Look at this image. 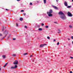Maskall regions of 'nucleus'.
<instances>
[{"mask_svg": "<svg viewBox=\"0 0 73 73\" xmlns=\"http://www.w3.org/2000/svg\"><path fill=\"white\" fill-rule=\"evenodd\" d=\"M60 17L61 18L62 20H65L66 19L65 15L64 14H63L62 15H60Z\"/></svg>", "mask_w": 73, "mask_h": 73, "instance_id": "nucleus-1", "label": "nucleus"}, {"mask_svg": "<svg viewBox=\"0 0 73 73\" xmlns=\"http://www.w3.org/2000/svg\"><path fill=\"white\" fill-rule=\"evenodd\" d=\"M3 34L5 35V36L3 37V38H4L6 36H7V35H8V31H5L3 33Z\"/></svg>", "mask_w": 73, "mask_h": 73, "instance_id": "nucleus-2", "label": "nucleus"}, {"mask_svg": "<svg viewBox=\"0 0 73 73\" xmlns=\"http://www.w3.org/2000/svg\"><path fill=\"white\" fill-rule=\"evenodd\" d=\"M67 15H68V16L70 17H72V14L71 13H70L69 12H68V13Z\"/></svg>", "mask_w": 73, "mask_h": 73, "instance_id": "nucleus-3", "label": "nucleus"}, {"mask_svg": "<svg viewBox=\"0 0 73 73\" xmlns=\"http://www.w3.org/2000/svg\"><path fill=\"white\" fill-rule=\"evenodd\" d=\"M11 69H15V68H17V65H15V66H11Z\"/></svg>", "mask_w": 73, "mask_h": 73, "instance_id": "nucleus-4", "label": "nucleus"}, {"mask_svg": "<svg viewBox=\"0 0 73 73\" xmlns=\"http://www.w3.org/2000/svg\"><path fill=\"white\" fill-rule=\"evenodd\" d=\"M59 15L60 16V15H64V14L62 13V11H60L58 13Z\"/></svg>", "mask_w": 73, "mask_h": 73, "instance_id": "nucleus-5", "label": "nucleus"}, {"mask_svg": "<svg viewBox=\"0 0 73 73\" xmlns=\"http://www.w3.org/2000/svg\"><path fill=\"white\" fill-rule=\"evenodd\" d=\"M14 65H17L18 64V61L17 60H15L14 62Z\"/></svg>", "mask_w": 73, "mask_h": 73, "instance_id": "nucleus-6", "label": "nucleus"}, {"mask_svg": "<svg viewBox=\"0 0 73 73\" xmlns=\"http://www.w3.org/2000/svg\"><path fill=\"white\" fill-rule=\"evenodd\" d=\"M52 10H50V11L49 12H47V14H50L52 13Z\"/></svg>", "mask_w": 73, "mask_h": 73, "instance_id": "nucleus-7", "label": "nucleus"}, {"mask_svg": "<svg viewBox=\"0 0 73 73\" xmlns=\"http://www.w3.org/2000/svg\"><path fill=\"white\" fill-rule=\"evenodd\" d=\"M53 8H54V9H56V10H58V7H56V6H53Z\"/></svg>", "mask_w": 73, "mask_h": 73, "instance_id": "nucleus-8", "label": "nucleus"}, {"mask_svg": "<svg viewBox=\"0 0 73 73\" xmlns=\"http://www.w3.org/2000/svg\"><path fill=\"white\" fill-rule=\"evenodd\" d=\"M64 4L66 7L68 6V3L66 1L64 2Z\"/></svg>", "mask_w": 73, "mask_h": 73, "instance_id": "nucleus-9", "label": "nucleus"}, {"mask_svg": "<svg viewBox=\"0 0 73 73\" xmlns=\"http://www.w3.org/2000/svg\"><path fill=\"white\" fill-rule=\"evenodd\" d=\"M44 45H47V44H41L40 45V46L41 47H44Z\"/></svg>", "mask_w": 73, "mask_h": 73, "instance_id": "nucleus-10", "label": "nucleus"}, {"mask_svg": "<svg viewBox=\"0 0 73 73\" xmlns=\"http://www.w3.org/2000/svg\"><path fill=\"white\" fill-rule=\"evenodd\" d=\"M47 14L48 15V16H49L50 17H51L52 16V14Z\"/></svg>", "mask_w": 73, "mask_h": 73, "instance_id": "nucleus-11", "label": "nucleus"}, {"mask_svg": "<svg viewBox=\"0 0 73 73\" xmlns=\"http://www.w3.org/2000/svg\"><path fill=\"white\" fill-rule=\"evenodd\" d=\"M7 63L4 66H3V67L4 68H5V66H7Z\"/></svg>", "mask_w": 73, "mask_h": 73, "instance_id": "nucleus-12", "label": "nucleus"}, {"mask_svg": "<svg viewBox=\"0 0 73 73\" xmlns=\"http://www.w3.org/2000/svg\"><path fill=\"white\" fill-rule=\"evenodd\" d=\"M69 27L70 28H72V27H73V26H72V25H69Z\"/></svg>", "mask_w": 73, "mask_h": 73, "instance_id": "nucleus-13", "label": "nucleus"}, {"mask_svg": "<svg viewBox=\"0 0 73 73\" xmlns=\"http://www.w3.org/2000/svg\"><path fill=\"white\" fill-rule=\"evenodd\" d=\"M27 54H28V53H24L23 55H24V56H25L26 55H27Z\"/></svg>", "mask_w": 73, "mask_h": 73, "instance_id": "nucleus-14", "label": "nucleus"}, {"mask_svg": "<svg viewBox=\"0 0 73 73\" xmlns=\"http://www.w3.org/2000/svg\"><path fill=\"white\" fill-rule=\"evenodd\" d=\"M44 3L45 4L46 3V0H43Z\"/></svg>", "mask_w": 73, "mask_h": 73, "instance_id": "nucleus-15", "label": "nucleus"}, {"mask_svg": "<svg viewBox=\"0 0 73 73\" xmlns=\"http://www.w3.org/2000/svg\"><path fill=\"white\" fill-rule=\"evenodd\" d=\"M2 57L3 58H5V55H3Z\"/></svg>", "mask_w": 73, "mask_h": 73, "instance_id": "nucleus-16", "label": "nucleus"}, {"mask_svg": "<svg viewBox=\"0 0 73 73\" xmlns=\"http://www.w3.org/2000/svg\"><path fill=\"white\" fill-rule=\"evenodd\" d=\"M20 20L21 21H23V18H20Z\"/></svg>", "mask_w": 73, "mask_h": 73, "instance_id": "nucleus-17", "label": "nucleus"}, {"mask_svg": "<svg viewBox=\"0 0 73 73\" xmlns=\"http://www.w3.org/2000/svg\"><path fill=\"white\" fill-rule=\"evenodd\" d=\"M3 29H2V31H3L4 30V26H3Z\"/></svg>", "mask_w": 73, "mask_h": 73, "instance_id": "nucleus-18", "label": "nucleus"}, {"mask_svg": "<svg viewBox=\"0 0 73 73\" xmlns=\"http://www.w3.org/2000/svg\"><path fill=\"white\" fill-rule=\"evenodd\" d=\"M38 30L39 31H42V28H40L38 29Z\"/></svg>", "mask_w": 73, "mask_h": 73, "instance_id": "nucleus-19", "label": "nucleus"}, {"mask_svg": "<svg viewBox=\"0 0 73 73\" xmlns=\"http://www.w3.org/2000/svg\"><path fill=\"white\" fill-rule=\"evenodd\" d=\"M12 56H13L14 57H15V56H16V54H13V55H12Z\"/></svg>", "mask_w": 73, "mask_h": 73, "instance_id": "nucleus-20", "label": "nucleus"}, {"mask_svg": "<svg viewBox=\"0 0 73 73\" xmlns=\"http://www.w3.org/2000/svg\"><path fill=\"white\" fill-rule=\"evenodd\" d=\"M47 38H48V40H50V37H49V36H47Z\"/></svg>", "mask_w": 73, "mask_h": 73, "instance_id": "nucleus-21", "label": "nucleus"}, {"mask_svg": "<svg viewBox=\"0 0 73 73\" xmlns=\"http://www.w3.org/2000/svg\"><path fill=\"white\" fill-rule=\"evenodd\" d=\"M67 8H71V6H68L67 7Z\"/></svg>", "mask_w": 73, "mask_h": 73, "instance_id": "nucleus-22", "label": "nucleus"}, {"mask_svg": "<svg viewBox=\"0 0 73 73\" xmlns=\"http://www.w3.org/2000/svg\"><path fill=\"white\" fill-rule=\"evenodd\" d=\"M49 27L48 26H46V28H48Z\"/></svg>", "mask_w": 73, "mask_h": 73, "instance_id": "nucleus-23", "label": "nucleus"}, {"mask_svg": "<svg viewBox=\"0 0 73 73\" xmlns=\"http://www.w3.org/2000/svg\"><path fill=\"white\" fill-rule=\"evenodd\" d=\"M59 44H60V43L59 42H58L57 43V45H59Z\"/></svg>", "mask_w": 73, "mask_h": 73, "instance_id": "nucleus-24", "label": "nucleus"}, {"mask_svg": "<svg viewBox=\"0 0 73 73\" xmlns=\"http://www.w3.org/2000/svg\"><path fill=\"white\" fill-rule=\"evenodd\" d=\"M32 3H30V5H32Z\"/></svg>", "mask_w": 73, "mask_h": 73, "instance_id": "nucleus-25", "label": "nucleus"}, {"mask_svg": "<svg viewBox=\"0 0 73 73\" xmlns=\"http://www.w3.org/2000/svg\"><path fill=\"white\" fill-rule=\"evenodd\" d=\"M25 28H27V26H25Z\"/></svg>", "mask_w": 73, "mask_h": 73, "instance_id": "nucleus-26", "label": "nucleus"}, {"mask_svg": "<svg viewBox=\"0 0 73 73\" xmlns=\"http://www.w3.org/2000/svg\"><path fill=\"white\" fill-rule=\"evenodd\" d=\"M70 58H71V59H73V57H72L70 56Z\"/></svg>", "mask_w": 73, "mask_h": 73, "instance_id": "nucleus-27", "label": "nucleus"}, {"mask_svg": "<svg viewBox=\"0 0 73 73\" xmlns=\"http://www.w3.org/2000/svg\"><path fill=\"white\" fill-rule=\"evenodd\" d=\"M44 24H43V23L42 24V26H44Z\"/></svg>", "mask_w": 73, "mask_h": 73, "instance_id": "nucleus-28", "label": "nucleus"}, {"mask_svg": "<svg viewBox=\"0 0 73 73\" xmlns=\"http://www.w3.org/2000/svg\"><path fill=\"white\" fill-rule=\"evenodd\" d=\"M24 10H22L21 11V12H24Z\"/></svg>", "mask_w": 73, "mask_h": 73, "instance_id": "nucleus-29", "label": "nucleus"}, {"mask_svg": "<svg viewBox=\"0 0 73 73\" xmlns=\"http://www.w3.org/2000/svg\"><path fill=\"white\" fill-rule=\"evenodd\" d=\"M16 27H18V24H17V23H16Z\"/></svg>", "mask_w": 73, "mask_h": 73, "instance_id": "nucleus-30", "label": "nucleus"}, {"mask_svg": "<svg viewBox=\"0 0 73 73\" xmlns=\"http://www.w3.org/2000/svg\"><path fill=\"white\" fill-rule=\"evenodd\" d=\"M71 38L72 39H73V36H71Z\"/></svg>", "mask_w": 73, "mask_h": 73, "instance_id": "nucleus-31", "label": "nucleus"}, {"mask_svg": "<svg viewBox=\"0 0 73 73\" xmlns=\"http://www.w3.org/2000/svg\"><path fill=\"white\" fill-rule=\"evenodd\" d=\"M13 40H16V38H13Z\"/></svg>", "mask_w": 73, "mask_h": 73, "instance_id": "nucleus-32", "label": "nucleus"}, {"mask_svg": "<svg viewBox=\"0 0 73 73\" xmlns=\"http://www.w3.org/2000/svg\"><path fill=\"white\" fill-rule=\"evenodd\" d=\"M23 15H24V16H25V15H26V14L25 13H23Z\"/></svg>", "mask_w": 73, "mask_h": 73, "instance_id": "nucleus-33", "label": "nucleus"}, {"mask_svg": "<svg viewBox=\"0 0 73 73\" xmlns=\"http://www.w3.org/2000/svg\"><path fill=\"white\" fill-rule=\"evenodd\" d=\"M58 33H61V31L58 32Z\"/></svg>", "mask_w": 73, "mask_h": 73, "instance_id": "nucleus-34", "label": "nucleus"}, {"mask_svg": "<svg viewBox=\"0 0 73 73\" xmlns=\"http://www.w3.org/2000/svg\"><path fill=\"white\" fill-rule=\"evenodd\" d=\"M70 73H72L73 72H72V71H70Z\"/></svg>", "mask_w": 73, "mask_h": 73, "instance_id": "nucleus-35", "label": "nucleus"}, {"mask_svg": "<svg viewBox=\"0 0 73 73\" xmlns=\"http://www.w3.org/2000/svg\"><path fill=\"white\" fill-rule=\"evenodd\" d=\"M53 41H54H54H56V39H54Z\"/></svg>", "mask_w": 73, "mask_h": 73, "instance_id": "nucleus-36", "label": "nucleus"}, {"mask_svg": "<svg viewBox=\"0 0 73 73\" xmlns=\"http://www.w3.org/2000/svg\"><path fill=\"white\" fill-rule=\"evenodd\" d=\"M68 40H70V39L69 38H68Z\"/></svg>", "mask_w": 73, "mask_h": 73, "instance_id": "nucleus-37", "label": "nucleus"}, {"mask_svg": "<svg viewBox=\"0 0 73 73\" xmlns=\"http://www.w3.org/2000/svg\"><path fill=\"white\" fill-rule=\"evenodd\" d=\"M59 1V0H56V2H58Z\"/></svg>", "mask_w": 73, "mask_h": 73, "instance_id": "nucleus-38", "label": "nucleus"}, {"mask_svg": "<svg viewBox=\"0 0 73 73\" xmlns=\"http://www.w3.org/2000/svg\"><path fill=\"white\" fill-rule=\"evenodd\" d=\"M32 57V55H30V57Z\"/></svg>", "mask_w": 73, "mask_h": 73, "instance_id": "nucleus-39", "label": "nucleus"}, {"mask_svg": "<svg viewBox=\"0 0 73 73\" xmlns=\"http://www.w3.org/2000/svg\"><path fill=\"white\" fill-rule=\"evenodd\" d=\"M6 11H9V9H6Z\"/></svg>", "mask_w": 73, "mask_h": 73, "instance_id": "nucleus-40", "label": "nucleus"}, {"mask_svg": "<svg viewBox=\"0 0 73 73\" xmlns=\"http://www.w3.org/2000/svg\"><path fill=\"white\" fill-rule=\"evenodd\" d=\"M2 36V34H0V36Z\"/></svg>", "mask_w": 73, "mask_h": 73, "instance_id": "nucleus-41", "label": "nucleus"}, {"mask_svg": "<svg viewBox=\"0 0 73 73\" xmlns=\"http://www.w3.org/2000/svg\"><path fill=\"white\" fill-rule=\"evenodd\" d=\"M38 27H40V25H38Z\"/></svg>", "mask_w": 73, "mask_h": 73, "instance_id": "nucleus-42", "label": "nucleus"}, {"mask_svg": "<svg viewBox=\"0 0 73 73\" xmlns=\"http://www.w3.org/2000/svg\"><path fill=\"white\" fill-rule=\"evenodd\" d=\"M17 1H20V0H17Z\"/></svg>", "mask_w": 73, "mask_h": 73, "instance_id": "nucleus-43", "label": "nucleus"}, {"mask_svg": "<svg viewBox=\"0 0 73 73\" xmlns=\"http://www.w3.org/2000/svg\"><path fill=\"white\" fill-rule=\"evenodd\" d=\"M44 52V50H42V52Z\"/></svg>", "mask_w": 73, "mask_h": 73, "instance_id": "nucleus-44", "label": "nucleus"}, {"mask_svg": "<svg viewBox=\"0 0 73 73\" xmlns=\"http://www.w3.org/2000/svg\"><path fill=\"white\" fill-rule=\"evenodd\" d=\"M54 23H56V24L57 23V22H55Z\"/></svg>", "mask_w": 73, "mask_h": 73, "instance_id": "nucleus-45", "label": "nucleus"}, {"mask_svg": "<svg viewBox=\"0 0 73 73\" xmlns=\"http://www.w3.org/2000/svg\"><path fill=\"white\" fill-rule=\"evenodd\" d=\"M1 70V68H0V71Z\"/></svg>", "mask_w": 73, "mask_h": 73, "instance_id": "nucleus-46", "label": "nucleus"}, {"mask_svg": "<svg viewBox=\"0 0 73 73\" xmlns=\"http://www.w3.org/2000/svg\"><path fill=\"white\" fill-rule=\"evenodd\" d=\"M58 31H60V30H58Z\"/></svg>", "mask_w": 73, "mask_h": 73, "instance_id": "nucleus-47", "label": "nucleus"}, {"mask_svg": "<svg viewBox=\"0 0 73 73\" xmlns=\"http://www.w3.org/2000/svg\"><path fill=\"white\" fill-rule=\"evenodd\" d=\"M5 28H6V27H5Z\"/></svg>", "mask_w": 73, "mask_h": 73, "instance_id": "nucleus-48", "label": "nucleus"}, {"mask_svg": "<svg viewBox=\"0 0 73 73\" xmlns=\"http://www.w3.org/2000/svg\"><path fill=\"white\" fill-rule=\"evenodd\" d=\"M72 1H73V0H72Z\"/></svg>", "mask_w": 73, "mask_h": 73, "instance_id": "nucleus-49", "label": "nucleus"}]
</instances>
